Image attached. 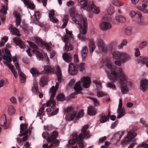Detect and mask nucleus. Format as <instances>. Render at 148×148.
Returning <instances> with one entry per match:
<instances>
[{"mask_svg": "<svg viewBox=\"0 0 148 148\" xmlns=\"http://www.w3.org/2000/svg\"><path fill=\"white\" fill-rule=\"evenodd\" d=\"M69 12L72 17L73 21L79 25L78 27L79 33L77 36L78 38L82 41L86 40L85 35L86 33L88 28L87 19L84 17L82 14H79L74 7L70 8Z\"/></svg>", "mask_w": 148, "mask_h": 148, "instance_id": "nucleus-1", "label": "nucleus"}, {"mask_svg": "<svg viewBox=\"0 0 148 148\" xmlns=\"http://www.w3.org/2000/svg\"><path fill=\"white\" fill-rule=\"evenodd\" d=\"M30 72L34 77H35L38 74V72L37 69L35 68H32L30 70Z\"/></svg>", "mask_w": 148, "mask_h": 148, "instance_id": "nucleus-46", "label": "nucleus"}, {"mask_svg": "<svg viewBox=\"0 0 148 148\" xmlns=\"http://www.w3.org/2000/svg\"><path fill=\"white\" fill-rule=\"evenodd\" d=\"M33 40L39 45H42L44 43L42 40L39 37L36 36L34 37Z\"/></svg>", "mask_w": 148, "mask_h": 148, "instance_id": "nucleus-34", "label": "nucleus"}, {"mask_svg": "<svg viewBox=\"0 0 148 148\" xmlns=\"http://www.w3.org/2000/svg\"><path fill=\"white\" fill-rule=\"evenodd\" d=\"M96 41L98 49L99 50L103 52H105L107 51V48L104 44L103 40L99 38H97Z\"/></svg>", "mask_w": 148, "mask_h": 148, "instance_id": "nucleus-14", "label": "nucleus"}, {"mask_svg": "<svg viewBox=\"0 0 148 148\" xmlns=\"http://www.w3.org/2000/svg\"><path fill=\"white\" fill-rule=\"evenodd\" d=\"M56 99L58 101H63L65 99V97L63 94L61 93L57 96Z\"/></svg>", "mask_w": 148, "mask_h": 148, "instance_id": "nucleus-43", "label": "nucleus"}, {"mask_svg": "<svg viewBox=\"0 0 148 148\" xmlns=\"http://www.w3.org/2000/svg\"><path fill=\"white\" fill-rule=\"evenodd\" d=\"M38 83L36 79H34L33 82V86L32 88V91L33 93L35 94H37L39 93L38 88Z\"/></svg>", "mask_w": 148, "mask_h": 148, "instance_id": "nucleus-28", "label": "nucleus"}, {"mask_svg": "<svg viewBox=\"0 0 148 148\" xmlns=\"http://www.w3.org/2000/svg\"><path fill=\"white\" fill-rule=\"evenodd\" d=\"M2 8L0 10V17L1 18V20L3 22H4L5 20V18L4 17L3 18L5 14H6L7 13V10H8L7 6L5 7L3 4L1 5Z\"/></svg>", "mask_w": 148, "mask_h": 148, "instance_id": "nucleus-18", "label": "nucleus"}, {"mask_svg": "<svg viewBox=\"0 0 148 148\" xmlns=\"http://www.w3.org/2000/svg\"><path fill=\"white\" fill-rule=\"evenodd\" d=\"M73 135L75 136L73 137V139L70 140L69 141V143L70 145H73L75 144V142L76 141L77 142L78 137L76 135V134H73ZM77 143L79 144L78 142H77Z\"/></svg>", "mask_w": 148, "mask_h": 148, "instance_id": "nucleus-39", "label": "nucleus"}, {"mask_svg": "<svg viewBox=\"0 0 148 148\" xmlns=\"http://www.w3.org/2000/svg\"><path fill=\"white\" fill-rule=\"evenodd\" d=\"M93 83L96 84L97 90H100L102 86L100 82L97 80H94Z\"/></svg>", "mask_w": 148, "mask_h": 148, "instance_id": "nucleus-48", "label": "nucleus"}, {"mask_svg": "<svg viewBox=\"0 0 148 148\" xmlns=\"http://www.w3.org/2000/svg\"><path fill=\"white\" fill-rule=\"evenodd\" d=\"M44 71L47 74L53 73L54 71V68L49 65L45 66L44 67Z\"/></svg>", "mask_w": 148, "mask_h": 148, "instance_id": "nucleus-24", "label": "nucleus"}, {"mask_svg": "<svg viewBox=\"0 0 148 148\" xmlns=\"http://www.w3.org/2000/svg\"><path fill=\"white\" fill-rule=\"evenodd\" d=\"M14 14L16 17V26L18 27L20 24L21 22V16L20 14L16 12H14Z\"/></svg>", "mask_w": 148, "mask_h": 148, "instance_id": "nucleus-25", "label": "nucleus"}, {"mask_svg": "<svg viewBox=\"0 0 148 148\" xmlns=\"http://www.w3.org/2000/svg\"><path fill=\"white\" fill-rule=\"evenodd\" d=\"M88 127L89 126L88 125H84L81 129V131L82 133L80 134L78 137L77 141L79 143V147L80 148H83L84 147L83 141L84 137L86 138L90 137V136L89 133V132L87 130Z\"/></svg>", "mask_w": 148, "mask_h": 148, "instance_id": "nucleus-5", "label": "nucleus"}, {"mask_svg": "<svg viewBox=\"0 0 148 148\" xmlns=\"http://www.w3.org/2000/svg\"><path fill=\"white\" fill-rule=\"evenodd\" d=\"M65 49L66 51H69L72 50L73 47L69 42H66L65 44Z\"/></svg>", "mask_w": 148, "mask_h": 148, "instance_id": "nucleus-41", "label": "nucleus"}, {"mask_svg": "<svg viewBox=\"0 0 148 148\" xmlns=\"http://www.w3.org/2000/svg\"><path fill=\"white\" fill-rule=\"evenodd\" d=\"M68 17L69 16L67 15H66L64 16L62 21L63 24L62 26V28H64L66 27L69 20Z\"/></svg>", "mask_w": 148, "mask_h": 148, "instance_id": "nucleus-35", "label": "nucleus"}, {"mask_svg": "<svg viewBox=\"0 0 148 148\" xmlns=\"http://www.w3.org/2000/svg\"><path fill=\"white\" fill-rule=\"evenodd\" d=\"M54 10L53 9H52L51 11L49 14L50 21L54 23H58V20L57 19L54 18Z\"/></svg>", "mask_w": 148, "mask_h": 148, "instance_id": "nucleus-27", "label": "nucleus"}, {"mask_svg": "<svg viewBox=\"0 0 148 148\" xmlns=\"http://www.w3.org/2000/svg\"><path fill=\"white\" fill-rule=\"evenodd\" d=\"M89 47L90 48V51L91 52H93L96 46L95 45V42L92 39H90V40Z\"/></svg>", "mask_w": 148, "mask_h": 148, "instance_id": "nucleus-31", "label": "nucleus"}, {"mask_svg": "<svg viewBox=\"0 0 148 148\" xmlns=\"http://www.w3.org/2000/svg\"><path fill=\"white\" fill-rule=\"evenodd\" d=\"M114 61V63L116 65L118 66H121V65L122 64H123L121 60V59L116 60Z\"/></svg>", "mask_w": 148, "mask_h": 148, "instance_id": "nucleus-60", "label": "nucleus"}, {"mask_svg": "<svg viewBox=\"0 0 148 148\" xmlns=\"http://www.w3.org/2000/svg\"><path fill=\"white\" fill-rule=\"evenodd\" d=\"M90 99L92 100L94 103V105L96 106H99V102L97 99L95 98L90 97H89Z\"/></svg>", "mask_w": 148, "mask_h": 148, "instance_id": "nucleus-52", "label": "nucleus"}, {"mask_svg": "<svg viewBox=\"0 0 148 148\" xmlns=\"http://www.w3.org/2000/svg\"><path fill=\"white\" fill-rule=\"evenodd\" d=\"M76 115V118L77 119L83 117L84 115L83 110H80L77 114V113Z\"/></svg>", "mask_w": 148, "mask_h": 148, "instance_id": "nucleus-51", "label": "nucleus"}, {"mask_svg": "<svg viewBox=\"0 0 148 148\" xmlns=\"http://www.w3.org/2000/svg\"><path fill=\"white\" fill-rule=\"evenodd\" d=\"M88 0H77V4L78 6H81V8L90 11V10L89 8V4Z\"/></svg>", "mask_w": 148, "mask_h": 148, "instance_id": "nucleus-13", "label": "nucleus"}, {"mask_svg": "<svg viewBox=\"0 0 148 148\" xmlns=\"http://www.w3.org/2000/svg\"><path fill=\"white\" fill-rule=\"evenodd\" d=\"M125 32L127 35H131L132 34V28L130 27L126 28L125 29Z\"/></svg>", "mask_w": 148, "mask_h": 148, "instance_id": "nucleus-45", "label": "nucleus"}, {"mask_svg": "<svg viewBox=\"0 0 148 148\" xmlns=\"http://www.w3.org/2000/svg\"><path fill=\"white\" fill-rule=\"evenodd\" d=\"M24 3L27 6V8L31 9H34L35 8L34 4L31 2L29 0H22Z\"/></svg>", "mask_w": 148, "mask_h": 148, "instance_id": "nucleus-29", "label": "nucleus"}, {"mask_svg": "<svg viewBox=\"0 0 148 148\" xmlns=\"http://www.w3.org/2000/svg\"><path fill=\"white\" fill-rule=\"evenodd\" d=\"M18 72L21 79L24 82L25 80V77L24 75L21 71H19Z\"/></svg>", "mask_w": 148, "mask_h": 148, "instance_id": "nucleus-55", "label": "nucleus"}, {"mask_svg": "<svg viewBox=\"0 0 148 148\" xmlns=\"http://www.w3.org/2000/svg\"><path fill=\"white\" fill-rule=\"evenodd\" d=\"M106 86L107 87L113 89H115L116 87L115 85L113 83H108L106 85Z\"/></svg>", "mask_w": 148, "mask_h": 148, "instance_id": "nucleus-61", "label": "nucleus"}, {"mask_svg": "<svg viewBox=\"0 0 148 148\" xmlns=\"http://www.w3.org/2000/svg\"><path fill=\"white\" fill-rule=\"evenodd\" d=\"M120 72L121 73L120 76L118 77L115 80H112V81L115 82L118 81L121 92L123 94H126L128 92V88L131 86L132 83L129 80L125 73H123L122 71Z\"/></svg>", "mask_w": 148, "mask_h": 148, "instance_id": "nucleus-2", "label": "nucleus"}, {"mask_svg": "<svg viewBox=\"0 0 148 148\" xmlns=\"http://www.w3.org/2000/svg\"><path fill=\"white\" fill-rule=\"evenodd\" d=\"M8 112L10 115H12L15 113V110L12 106H10L8 108Z\"/></svg>", "mask_w": 148, "mask_h": 148, "instance_id": "nucleus-42", "label": "nucleus"}, {"mask_svg": "<svg viewBox=\"0 0 148 148\" xmlns=\"http://www.w3.org/2000/svg\"><path fill=\"white\" fill-rule=\"evenodd\" d=\"M85 65L84 63H81L78 67L79 70L80 71H83L85 69Z\"/></svg>", "mask_w": 148, "mask_h": 148, "instance_id": "nucleus-49", "label": "nucleus"}, {"mask_svg": "<svg viewBox=\"0 0 148 148\" xmlns=\"http://www.w3.org/2000/svg\"><path fill=\"white\" fill-rule=\"evenodd\" d=\"M127 44V42L125 40L122 41L121 44L118 46V48L119 49L122 48L124 46H125Z\"/></svg>", "mask_w": 148, "mask_h": 148, "instance_id": "nucleus-53", "label": "nucleus"}, {"mask_svg": "<svg viewBox=\"0 0 148 148\" xmlns=\"http://www.w3.org/2000/svg\"><path fill=\"white\" fill-rule=\"evenodd\" d=\"M118 17L119 20L120 22H124L126 21V19L125 17L120 16H118Z\"/></svg>", "mask_w": 148, "mask_h": 148, "instance_id": "nucleus-62", "label": "nucleus"}, {"mask_svg": "<svg viewBox=\"0 0 148 148\" xmlns=\"http://www.w3.org/2000/svg\"><path fill=\"white\" fill-rule=\"evenodd\" d=\"M13 40L15 44L19 46L21 49H24L25 48V44L21 40L16 38H14Z\"/></svg>", "mask_w": 148, "mask_h": 148, "instance_id": "nucleus-19", "label": "nucleus"}, {"mask_svg": "<svg viewBox=\"0 0 148 148\" xmlns=\"http://www.w3.org/2000/svg\"><path fill=\"white\" fill-rule=\"evenodd\" d=\"M100 27L102 30L105 31L110 29L111 26V24L108 22H103L100 24Z\"/></svg>", "mask_w": 148, "mask_h": 148, "instance_id": "nucleus-17", "label": "nucleus"}, {"mask_svg": "<svg viewBox=\"0 0 148 148\" xmlns=\"http://www.w3.org/2000/svg\"><path fill=\"white\" fill-rule=\"evenodd\" d=\"M81 54L83 60H85L87 57L88 49L86 46L83 47L81 51Z\"/></svg>", "mask_w": 148, "mask_h": 148, "instance_id": "nucleus-21", "label": "nucleus"}, {"mask_svg": "<svg viewBox=\"0 0 148 148\" xmlns=\"http://www.w3.org/2000/svg\"><path fill=\"white\" fill-rule=\"evenodd\" d=\"M122 101L121 99H120L119 100V103L118 108L117 110V113L118 115L117 118H120L124 116L125 114V110L122 107Z\"/></svg>", "mask_w": 148, "mask_h": 148, "instance_id": "nucleus-10", "label": "nucleus"}, {"mask_svg": "<svg viewBox=\"0 0 148 148\" xmlns=\"http://www.w3.org/2000/svg\"><path fill=\"white\" fill-rule=\"evenodd\" d=\"M120 22L118 16L116 17L113 21V23L115 24H117Z\"/></svg>", "mask_w": 148, "mask_h": 148, "instance_id": "nucleus-64", "label": "nucleus"}, {"mask_svg": "<svg viewBox=\"0 0 148 148\" xmlns=\"http://www.w3.org/2000/svg\"><path fill=\"white\" fill-rule=\"evenodd\" d=\"M58 135V133L56 131H54L52 132L50 136L48 137L47 138V141L49 143H52L47 148H51V147H54L59 144V141L56 140Z\"/></svg>", "mask_w": 148, "mask_h": 148, "instance_id": "nucleus-8", "label": "nucleus"}, {"mask_svg": "<svg viewBox=\"0 0 148 148\" xmlns=\"http://www.w3.org/2000/svg\"><path fill=\"white\" fill-rule=\"evenodd\" d=\"M6 116L5 115H4L1 117L0 121V124L1 126L4 127V129H6L7 128L6 126Z\"/></svg>", "mask_w": 148, "mask_h": 148, "instance_id": "nucleus-32", "label": "nucleus"}, {"mask_svg": "<svg viewBox=\"0 0 148 148\" xmlns=\"http://www.w3.org/2000/svg\"><path fill=\"white\" fill-rule=\"evenodd\" d=\"M106 10L108 13L110 15L112 14L114 12V7L110 4L108 5Z\"/></svg>", "mask_w": 148, "mask_h": 148, "instance_id": "nucleus-37", "label": "nucleus"}, {"mask_svg": "<svg viewBox=\"0 0 148 148\" xmlns=\"http://www.w3.org/2000/svg\"><path fill=\"white\" fill-rule=\"evenodd\" d=\"M27 42L28 43L30 46L34 49L32 50V52L33 53H35L37 56L40 58H42L43 56L38 50V47L37 45L34 43L29 41H27Z\"/></svg>", "mask_w": 148, "mask_h": 148, "instance_id": "nucleus-12", "label": "nucleus"}, {"mask_svg": "<svg viewBox=\"0 0 148 148\" xmlns=\"http://www.w3.org/2000/svg\"><path fill=\"white\" fill-rule=\"evenodd\" d=\"M9 29L12 34H15L18 36H20L19 30L16 27H13L12 25H11L9 27Z\"/></svg>", "mask_w": 148, "mask_h": 148, "instance_id": "nucleus-23", "label": "nucleus"}, {"mask_svg": "<svg viewBox=\"0 0 148 148\" xmlns=\"http://www.w3.org/2000/svg\"><path fill=\"white\" fill-rule=\"evenodd\" d=\"M81 83L83 84V86L85 88H88L89 87L91 82L90 78L88 77H84L81 78Z\"/></svg>", "mask_w": 148, "mask_h": 148, "instance_id": "nucleus-15", "label": "nucleus"}, {"mask_svg": "<svg viewBox=\"0 0 148 148\" xmlns=\"http://www.w3.org/2000/svg\"><path fill=\"white\" fill-rule=\"evenodd\" d=\"M106 95V93L102 91H97V96L98 97H102Z\"/></svg>", "mask_w": 148, "mask_h": 148, "instance_id": "nucleus-50", "label": "nucleus"}, {"mask_svg": "<svg viewBox=\"0 0 148 148\" xmlns=\"http://www.w3.org/2000/svg\"><path fill=\"white\" fill-rule=\"evenodd\" d=\"M44 109V107L43 106L40 108L37 114V116H40L42 113L43 112Z\"/></svg>", "mask_w": 148, "mask_h": 148, "instance_id": "nucleus-63", "label": "nucleus"}, {"mask_svg": "<svg viewBox=\"0 0 148 148\" xmlns=\"http://www.w3.org/2000/svg\"><path fill=\"white\" fill-rule=\"evenodd\" d=\"M109 119V117L107 115L102 114L101 115L100 118V122L102 123L106 122Z\"/></svg>", "mask_w": 148, "mask_h": 148, "instance_id": "nucleus-40", "label": "nucleus"}, {"mask_svg": "<svg viewBox=\"0 0 148 148\" xmlns=\"http://www.w3.org/2000/svg\"><path fill=\"white\" fill-rule=\"evenodd\" d=\"M47 79L46 76L42 77L40 80V85L41 86H44L47 83Z\"/></svg>", "mask_w": 148, "mask_h": 148, "instance_id": "nucleus-38", "label": "nucleus"}, {"mask_svg": "<svg viewBox=\"0 0 148 148\" xmlns=\"http://www.w3.org/2000/svg\"><path fill=\"white\" fill-rule=\"evenodd\" d=\"M62 58L66 62H69L71 59V56L70 54H68L66 53L62 55Z\"/></svg>", "mask_w": 148, "mask_h": 148, "instance_id": "nucleus-30", "label": "nucleus"}, {"mask_svg": "<svg viewBox=\"0 0 148 148\" xmlns=\"http://www.w3.org/2000/svg\"><path fill=\"white\" fill-rule=\"evenodd\" d=\"M138 148H148V144H146L144 143L139 145L137 146Z\"/></svg>", "mask_w": 148, "mask_h": 148, "instance_id": "nucleus-54", "label": "nucleus"}, {"mask_svg": "<svg viewBox=\"0 0 148 148\" xmlns=\"http://www.w3.org/2000/svg\"><path fill=\"white\" fill-rule=\"evenodd\" d=\"M112 4L114 6H120L124 5V4L118 0H114L113 1Z\"/></svg>", "mask_w": 148, "mask_h": 148, "instance_id": "nucleus-44", "label": "nucleus"}, {"mask_svg": "<svg viewBox=\"0 0 148 148\" xmlns=\"http://www.w3.org/2000/svg\"><path fill=\"white\" fill-rule=\"evenodd\" d=\"M137 8L140 11L143 12V13L148 14V10L143 8L142 7H141V6L138 7H137Z\"/></svg>", "mask_w": 148, "mask_h": 148, "instance_id": "nucleus-56", "label": "nucleus"}, {"mask_svg": "<svg viewBox=\"0 0 148 148\" xmlns=\"http://www.w3.org/2000/svg\"><path fill=\"white\" fill-rule=\"evenodd\" d=\"M56 74L57 76L58 82L60 83V82L62 79L61 77L62 73L59 66L57 67V70L56 72Z\"/></svg>", "mask_w": 148, "mask_h": 148, "instance_id": "nucleus-36", "label": "nucleus"}, {"mask_svg": "<svg viewBox=\"0 0 148 148\" xmlns=\"http://www.w3.org/2000/svg\"><path fill=\"white\" fill-rule=\"evenodd\" d=\"M2 52L4 55L2 56V58L3 59L5 60L8 61H4V63L6 64L7 66L11 70L12 73L14 74V77L15 78L17 77V74L16 72L14 69V67L13 66L10 62L12 61V55L8 50L6 49H4L2 50Z\"/></svg>", "mask_w": 148, "mask_h": 148, "instance_id": "nucleus-4", "label": "nucleus"}, {"mask_svg": "<svg viewBox=\"0 0 148 148\" xmlns=\"http://www.w3.org/2000/svg\"><path fill=\"white\" fill-rule=\"evenodd\" d=\"M136 135V134L134 132H129L127 136L125 138L124 141L122 142L121 145L123 147L125 146L130 142Z\"/></svg>", "mask_w": 148, "mask_h": 148, "instance_id": "nucleus-11", "label": "nucleus"}, {"mask_svg": "<svg viewBox=\"0 0 148 148\" xmlns=\"http://www.w3.org/2000/svg\"><path fill=\"white\" fill-rule=\"evenodd\" d=\"M44 44H42V45H45L46 47L47 50H49L51 48V43H47L44 42Z\"/></svg>", "mask_w": 148, "mask_h": 148, "instance_id": "nucleus-58", "label": "nucleus"}, {"mask_svg": "<svg viewBox=\"0 0 148 148\" xmlns=\"http://www.w3.org/2000/svg\"><path fill=\"white\" fill-rule=\"evenodd\" d=\"M28 125L25 124H22L20 126V133L24 132L27 127Z\"/></svg>", "mask_w": 148, "mask_h": 148, "instance_id": "nucleus-47", "label": "nucleus"}, {"mask_svg": "<svg viewBox=\"0 0 148 148\" xmlns=\"http://www.w3.org/2000/svg\"><path fill=\"white\" fill-rule=\"evenodd\" d=\"M148 88V80L146 79L142 80L140 82V89L143 92L147 91Z\"/></svg>", "mask_w": 148, "mask_h": 148, "instance_id": "nucleus-16", "label": "nucleus"}, {"mask_svg": "<svg viewBox=\"0 0 148 148\" xmlns=\"http://www.w3.org/2000/svg\"><path fill=\"white\" fill-rule=\"evenodd\" d=\"M147 45V43L145 41H143L140 43L139 45V47L141 49L144 48Z\"/></svg>", "mask_w": 148, "mask_h": 148, "instance_id": "nucleus-59", "label": "nucleus"}, {"mask_svg": "<svg viewBox=\"0 0 148 148\" xmlns=\"http://www.w3.org/2000/svg\"><path fill=\"white\" fill-rule=\"evenodd\" d=\"M68 71L70 74L75 75L77 73L76 67L72 64H69Z\"/></svg>", "mask_w": 148, "mask_h": 148, "instance_id": "nucleus-22", "label": "nucleus"}, {"mask_svg": "<svg viewBox=\"0 0 148 148\" xmlns=\"http://www.w3.org/2000/svg\"><path fill=\"white\" fill-rule=\"evenodd\" d=\"M58 87L59 84L58 82H57L55 86H53L51 88L50 91V93L51 94L50 99L46 104L47 107L51 106L52 109H54L56 108V102L53 98L56 95Z\"/></svg>", "mask_w": 148, "mask_h": 148, "instance_id": "nucleus-7", "label": "nucleus"}, {"mask_svg": "<svg viewBox=\"0 0 148 148\" xmlns=\"http://www.w3.org/2000/svg\"><path fill=\"white\" fill-rule=\"evenodd\" d=\"M105 65L110 70V74L109 72L107 71H106V72L107 73L108 78L111 81L112 80H115L118 77L120 76L121 73L120 71H122V72L125 73L121 68H119L117 72H116L115 70L116 68V66L112 64L108 60L106 61Z\"/></svg>", "mask_w": 148, "mask_h": 148, "instance_id": "nucleus-3", "label": "nucleus"}, {"mask_svg": "<svg viewBox=\"0 0 148 148\" xmlns=\"http://www.w3.org/2000/svg\"><path fill=\"white\" fill-rule=\"evenodd\" d=\"M112 57L114 60L121 59L123 63H125L131 59L130 56L127 53L122 51H116L113 52Z\"/></svg>", "mask_w": 148, "mask_h": 148, "instance_id": "nucleus-6", "label": "nucleus"}, {"mask_svg": "<svg viewBox=\"0 0 148 148\" xmlns=\"http://www.w3.org/2000/svg\"><path fill=\"white\" fill-rule=\"evenodd\" d=\"M81 82L78 81L75 84L74 89L76 93H82L81 91L82 90V88L81 86Z\"/></svg>", "mask_w": 148, "mask_h": 148, "instance_id": "nucleus-20", "label": "nucleus"}, {"mask_svg": "<svg viewBox=\"0 0 148 148\" xmlns=\"http://www.w3.org/2000/svg\"><path fill=\"white\" fill-rule=\"evenodd\" d=\"M96 112V110L92 106H90L88 108V114L90 116L95 115Z\"/></svg>", "mask_w": 148, "mask_h": 148, "instance_id": "nucleus-33", "label": "nucleus"}, {"mask_svg": "<svg viewBox=\"0 0 148 148\" xmlns=\"http://www.w3.org/2000/svg\"><path fill=\"white\" fill-rule=\"evenodd\" d=\"M141 62L143 64H145L147 67H148V59L146 58H143Z\"/></svg>", "mask_w": 148, "mask_h": 148, "instance_id": "nucleus-57", "label": "nucleus"}, {"mask_svg": "<svg viewBox=\"0 0 148 148\" xmlns=\"http://www.w3.org/2000/svg\"><path fill=\"white\" fill-rule=\"evenodd\" d=\"M89 8L90 10V11H91L93 12L96 14H98L100 12V9L99 8L93 4H91L90 5H89Z\"/></svg>", "mask_w": 148, "mask_h": 148, "instance_id": "nucleus-26", "label": "nucleus"}, {"mask_svg": "<svg viewBox=\"0 0 148 148\" xmlns=\"http://www.w3.org/2000/svg\"><path fill=\"white\" fill-rule=\"evenodd\" d=\"M65 111L67 112L65 117L67 121H71L75 118L77 119L76 116L77 112L74 111L73 108L71 107H69L65 110Z\"/></svg>", "mask_w": 148, "mask_h": 148, "instance_id": "nucleus-9", "label": "nucleus"}]
</instances>
